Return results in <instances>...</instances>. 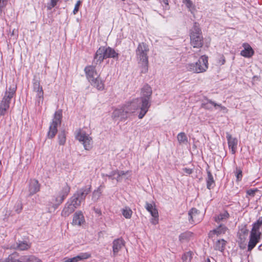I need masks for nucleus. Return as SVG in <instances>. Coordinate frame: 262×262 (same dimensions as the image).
<instances>
[{
  "mask_svg": "<svg viewBox=\"0 0 262 262\" xmlns=\"http://www.w3.org/2000/svg\"><path fill=\"white\" fill-rule=\"evenodd\" d=\"M124 241L121 238L115 239L113 242V251L114 256H116L121 249L124 246Z\"/></svg>",
  "mask_w": 262,
  "mask_h": 262,
  "instance_id": "obj_18",
  "label": "nucleus"
},
{
  "mask_svg": "<svg viewBox=\"0 0 262 262\" xmlns=\"http://www.w3.org/2000/svg\"><path fill=\"white\" fill-rule=\"evenodd\" d=\"M248 234V230L245 228H242L238 232L239 242L242 243L245 241Z\"/></svg>",
  "mask_w": 262,
  "mask_h": 262,
  "instance_id": "obj_33",
  "label": "nucleus"
},
{
  "mask_svg": "<svg viewBox=\"0 0 262 262\" xmlns=\"http://www.w3.org/2000/svg\"><path fill=\"white\" fill-rule=\"evenodd\" d=\"M261 225L262 220L260 219L253 224L248 244V250H251L258 242L260 235V232L259 230Z\"/></svg>",
  "mask_w": 262,
  "mask_h": 262,
  "instance_id": "obj_6",
  "label": "nucleus"
},
{
  "mask_svg": "<svg viewBox=\"0 0 262 262\" xmlns=\"http://www.w3.org/2000/svg\"><path fill=\"white\" fill-rule=\"evenodd\" d=\"M70 191V186L66 183L61 188V190L58 192L57 196L55 198V202L57 206L59 205L63 201L64 199L68 195Z\"/></svg>",
  "mask_w": 262,
  "mask_h": 262,
  "instance_id": "obj_12",
  "label": "nucleus"
},
{
  "mask_svg": "<svg viewBox=\"0 0 262 262\" xmlns=\"http://www.w3.org/2000/svg\"><path fill=\"white\" fill-rule=\"evenodd\" d=\"M183 171L187 174H191L192 172V169L187 168H184Z\"/></svg>",
  "mask_w": 262,
  "mask_h": 262,
  "instance_id": "obj_52",
  "label": "nucleus"
},
{
  "mask_svg": "<svg viewBox=\"0 0 262 262\" xmlns=\"http://www.w3.org/2000/svg\"><path fill=\"white\" fill-rule=\"evenodd\" d=\"M226 244V242L224 239L218 240L215 244V249L223 251L224 250Z\"/></svg>",
  "mask_w": 262,
  "mask_h": 262,
  "instance_id": "obj_36",
  "label": "nucleus"
},
{
  "mask_svg": "<svg viewBox=\"0 0 262 262\" xmlns=\"http://www.w3.org/2000/svg\"><path fill=\"white\" fill-rule=\"evenodd\" d=\"M0 262H22L21 257H18L16 253H13L9 255L7 258L1 259Z\"/></svg>",
  "mask_w": 262,
  "mask_h": 262,
  "instance_id": "obj_26",
  "label": "nucleus"
},
{
  "mask_svg": "<svg viewBox=\"0 0 262 262\" xmlns=\"http://www.w3.org/2000/svg\"><path fill=\"white\" fill-rule=\"evenodd\" d=\"M227 230L228 229L226 226L224 225H220L215 229L209 232V236L210 237H213L214 235L218 236L219 235L225 234Z\"/></svg>",
  "mask_w": 262,
  "mask_h": 262,
  "instance_id": "obj_23",
  "label": "nucleus"
},
{
  "mask_svg": "<svg viewBox=\"0 0 262 262\" xmlns=\"http://www.w3.org/2000/svg\"><path fill=\"white\" fill-rule=\"evenodd\" d=\"M82 202V201L80 200L78 198L74 195V196L71 198V203L69 204L72 206L75 209H76L80 206Z\"/></svg>",
  "mask_w": 262,
  "mask_h": 262,
  "instance_id": "obj_35",
  "label": "nucleus"
},
{
  "mask_svg": "<svg viewBox=\"0 0 262 262\" xmlns=\"http://www.w3.org/2000/svg\"><path fill=\"white\" fill-rule=\"evenodd\" d=\"M206 262H211L209 258H207L206 260Z\"/></svg>",
  "mask_w": 262,
  "mask_h": 262,
  "instance_id": "obj_55",
  "label": "nucleus"
},
{
  "mask_svg": "<svg viewBox=\"0 0 262 262\" xmlns=\"http://www.w3.org/2000/svg\"><path fill=\"white\" fill-rule=\"evenodd\" d=\"M192 235L193 234L191 232H185L182 233L179 235V241L181 243L187 242L189 241L192 236Z\"/></svg>",
  "mask_w": 262,
  "mask_h": 262,
  "instance_id": "obj_32",
  "label": "nucleus"
},
{
  "mask_svg": "<svg viewBox=\"0 0 262 262\" xmlns=\"http://www.w3.org/2000/svg\"><path fill=\"white\" fill-rule=\"evenodd\" d=\"M149 48L145 43H140L136 49V55L138 60H148L147 56L149 52Z\"/></svg>",
  "mask_w": 262,
  "mask_h": 262,
  "instance_id": "obj_10",
  "label": "nucleus"
},
{
  "mask_svg": "<svg viewBox=\"0 0 262 262\" xmlns=\"http://www.w3.org/2000/svg\"><path fill=\"white\" fill-rule=\"evenodd\" d=\"M208 178L207 180V187L209 189H210L213 187L214 183L213 178L210 171L207 172Z\"/></svg>",
  "mask_w": 262,
  "mask_h": 262,
  "instance_id": "obj_38",
  "label": "nucleus"
},
{
  "mask_svg": "<svg viewBox=\"0 0 262 262\" xmlns=\"http://www.w3.org/2000/svg\"><path fill=\"white\" fill-rule=\"evenodd\" d=\"M8 0H0V14L3 11V9L7 5Z\"/></svg>",
  "mask_w": 262,
  "mask_h": 262,
  "instance_id": "obj_44",
  "label": "nucleus"
},
{
  "mask_svg": "<svg viewBox=\"0 0 262 262\" xmlns=\"http://www.w3.org/2000/svg\"><path fill=\"white\" fill-rule=\"evenodd\" d=\"M91 84L96 88L98 91H102L104 89V82L102 81L100 76L96 78L92 79L89 82Z\"/></svg>",
  "mask_w": 262,
  "mask_h": 262,
  "instance_id": "obj_22",
  "label": "nucleus"
},
{
  "mask_svg": "<svg viewBox=\"0 0 262 262\" xmlns=\"http://www.w3.org/2000/svg\"><path fill=\"white\" fill-rule=\"evenodd\" d=\"M31 247L30 243L25 241H19L16 243V246L14 248L19 250H26L29 249Z\"/></svg>",
  "mask_w": 262,
  "mask_h": 262,
  "instance_id": "obj_31",
  "label": "nucleus"
},
{
  "mask_svg": "<svg viewBox=\"0 0 262 262\" xmlns=\"http://www.w3.org/2000/svg\"><path fill=\"white\" fill-rule=\"evenodd\" d=\"M75 209L69 203H67L61 211V215L62 216L67 217L73 213Z\"/></svg>",
  "mask_w": 262,
  "mask_h": 262,
  "instance_id": "obj_27",
  "label": "nucleus"
},
{
  "mask_svg": "<svg viewBox=\"0 0 262 262\" xmlns=\"http://www.w3.org/2000/svg\"><path fill=\"white\" fill-rule=\"evenodd\" d=\"M138 107L135 105V102H132L127 106H124L121 108H116L112 113V117L114 119H125L127 118V114L135 112Z\"/></svg>",
  "mask_w": 262,
  "mask_h": 262,
  "instance_id": "obj_5",
  "label": "nucleus"
},
{
  "mask_svg": "<svg viewBox=\"0 0 262 262\" xmlns=\"http://www.w3.org/2000/svg\"><path fill=\"white\" fill-rule=\"evenodd\" d=\"M187 71L199 74L205 72L208 68V57L201 56L195 62L188 63L185 66Z\"/></svg>",
  "mask_w": 262,
  "mask_h": 262,
  "instance_id": "obj_3",
  "label": "nucleus"
},
{
  "mask_svg": "<svg viewBox=\"0 0 262 262\" xmlns=\"http://www.w3.org/2000/svg\"><path fill=\"white\" fill-rule=\"evenodd\" d=\"M142 97L132 102L135 103V105L137 106L138 109L140 110V113L138 115L139 119H142L148 112L150 107V98L152 94V90L151 88L148 85L144 86L142 90Z\"/></svg>",
  "mask_w": 262,
  "mask_h": 262,
  "instance_id": "obj_1",
  "label": "nucleus"
},
{
  "mask_svg": "<svg viewBox=\"0 0 262 262\" xmlns=\"http://www.w3.org/2000/svg\"><path fill=\"white\" fill-rule=\"evenodd\" d=\"M139 67L140 70V73L142 74H145L148 71V60H138Z\"/></svg>",
  "mask_w": 262,
  "mask_h": 262,
  "instance_id": "obj_29",
  "label": "nucleus"
},
{
  "mask_svg": "<svg viewBox=\"0 0 262 262\" xmlns=\"http://www.w3.org/2000/svg\"><path fill=\"white\" fill-rule=\"evenodd\" d=\"M61 118V111L59 110L56 112L54 114V117L53 119V121L50 126L48 134V138L52 139L54 137L57 132V126L58 125L60 124Z\"/></svg>",
  "mask_w": 262,
  "mask_h": 262,
  "instance_id": "obj_9",
  "label": "nucleus"
},
{
  "mask_svg": "<svg viewBox=\"0 0 262 262\" xmlns=\"http://www.w3.org/2000/svg\"><path fill=\"white\" fill-rule=\"evenodd\" d=\"M76 139L82 144L85 150H89L93 147V140L84 130L79 129L75 134Z\"/></svg>",
  "mask_w": 262,
  "mask_h": 262,
  "instance_id": "obj_7",
  "label": "nucleus"
},
{
  "mask_svg": "<svg viewBox=\"0 0 262 262\" xmlns=\"http://www.w3.org/2000/svg\"><path fill=\"white\" fill-rule=\"evenodd\" d=\"M190 43L193 48H200L203 46V37L201 31L196 24L193 26L190 33Z\"/></svg>",
  "mask_w": 262,
  "mask_h": 262,
  "instance_id": "obj_8",
  "label": "nucleus"
},
{
  "mask_svg": "<svg viewBox=\"0 0 262 262\" xmlns=\"http://www.w3.org/2000/svg\"><path fill=\"white\" fill-rule=\"evenodd\" d=\"M227 139L229 148L231 149L232 154H234L237 147V140L235 138H233L228 133H227Z\"/></svg>",
  "mask_w": 262,
  "mask_h": 262,
  "instance_id": "obj_17",
  "label": "nucleus"
},
{
  "mask_svg": "<svg viewBox=\"0 0 262 262\" xmlns=\"http://www.w3.org/2000/svg\"><path fill=\"white\" fill-rule=\"evenodd\" d=\"M183 3L186 5L190 10L193 7V4L190 0H183Z\"/></svg>",
  "mask_w": 262,
  "mask_h": 262,
  "instance_id": "obj_45",
  "label": "nucleus"
},
{
  "mask_svg": "<svg viewBox=\"0 0 262 262\" xmlns=\"http://www.w3.org/2000/svg\"><path fill=\"white\" fill-rule=\"evenodd\" d=\"M33 91L35 94L36 103L38 105L42 104L43 100V91L39 80L33 82Z\"/></svg>",
  "mask_w": 262,
  "mask_h": 262,
  "instance_id": "obj_11",
  "label": "nucleus"
},
{
  "mask_svg": "<svg viewBox=\"0 0 262 262\" xmlns=\"http://www.w3.org/2000/svg\"><path fill=\"white\" fill-rule=\"evenodd\" d=\"M58 1L59 0H51L50 4L48 6V9H51L55 7Z\"/></svg>",
  "mask_w": 262,
  "mask_h": 262,
  "instance_id": "obj_48",
  "label": "nucleus"
},
{
  "mask_svg": "<svg viewBox=\"0 0 262 262\" xmlns=\"http://www.w3.org/2000/svg\"><path fill=\"white\" fill-rule=\"evenodd\" d=\"M81 1H78L75 6V7H74V9L73 10V14H76L78 10H79V6L80 5H81Z\"/></svg>",
  "mask_w": 262,
  "mask_h": 262,
  "instance_id": "obj_47",
  "label": "nucleus"
},
{
  "mask_svg": "<svg viewBox=\"0 0 262 262\" xmlns=\"http://www.w3.org/2000/svg\"><path fill=\"white\" fill-rule=\"evenodd\" d=\"M257 191H258V190L257 189H250V190H247V193L249 195H250L251 196H254L255 192H257Z\"/></svg>",
  "mask_w": 262,
  "mask_h": 262,
  "instance_id": "obj_49",
  "label": "nucleus"
},
{
  "mask_svg": "<svg viewBox=\"0 0 262 262\" xmlns=\"http://www.w3.org/2000/svg\"><path fill=\"white\" fill-rule=\"evenodd\" d=\"M101 194V190L100 187H98L93 193L92 199L94 201H97L100 197Z\"/></svg>",
  "mask_w": 262,
  "mask_h": 262,
  "instance_id": "obj_40",
  "label": "nucleus"
},
{
  "mask_svg": "<svg viewBox=\"0 0 262 262\" xmlns=\"http://www.w3.org/2000/svg\"><path fill=\"white\" fill-rule=\"evenodd\" d=\"M128 171H119V170H114L109 175H107V176L112 179H116L117 181L120 182L121 181L122 178L123 176L128 174Z\"/></svg>",
  "mask_w": 262,
  "mask_h": 262,
  "instance_id": "obj_20",
  "label": "nucleus"
},
{
  "mask_svg": "<svg viewBox=\"0 0 262 262\" xmlns=\"http://www.w3.org/2000/svg\"><path fill=\"white\" fill-rule=\"evenodd\" d=\"M237 181L241 180L242 178V171L240 169L236 168L235 172Z\"/></svg>",
  "mask_w": 262,
  "mask_h": 262,
  "instance_id": "obj_43",
  "label": "nucleus"
},
{
  "mask_svg": "<svg viewBox=\"0 0 262 262\" xmlns=\"http://www.w3.org/2000/svg\"><path fill=\"white\" fill-rule=\"evenodd\" d=\"M145 207L146 209L150 213L151 216H157L159 214L155 203H149L146 202Z\"/></svg>",
  "mask_w": 262,
  "mask_h": 262,
  "instance_id": "obj_25",
  "label": "nucleus"
},
{
  "mask_svg": "<svg viewBox=\"0 0 262 262\" xmlns=\"http://www.w3.org/2000/svg\"><path fill=\"white\" fill-rule=\"evenodd\" d=\"M152 217L150 220V223L154 225L158 224L159 223V214L157 216H152Z\"/></svg>",
  "mask_w": 262,
  "mask_h": 262,
  "instance_id": "obj_46",
  "label": "nucleus"
},
{
  "mask_svg": "<svg viewBox=\"0 0 262 262\" xmlns=\"http://www.w3.org/2000/svg\"><path fill=\"white\" fill-rule=\"evenodd\" d=\"M189 220L192 223H199L202 220V215L199 210L195 208H192L188 213Z\"/></svg>",
  "mask_w": 262,
  "mask_h": 262,
  "instance_id": "obj_14",
  "label": "nucleus"
},
{
  "mask_svg": "<svg viewBox=\"0 0 262 262\" xmlns=\"http://www.w3.org/2000/svg\"><path fill=\"white\" fill-rule=\"evenodd\" d=\"M217 105V104L215 102L212 101L211 100H209L206 103H203L202 106L204 108H205V109L210 110V109H211L212 105H213L215 107V106H216Z\"/></svg>",
  "mask_w": 262,
  "mask_h": 262,
  "instance_id": "obj_41",
  "label": "nucleus"
},
{
  "mask_svg": "<svg viewBox=\"0 0 262 262\" xmlns=\"http://www.w3.org/2000/svg\"><path fill=\"white\" fill-rule=\"evenodd\" d=\"M229 217V214L226 211H224L222 212H221L219 214L216 215L214 216V221L219 223L220 222H224L227 220Z\"/></svg>",
  "mask_w": 262,
  "mask_h": 262,
  "instance_id": "obj_28",
  "label": "nucleus"
},
{
  "mask_svg": "<svg viewBox=\"0 0 262 262\" xmlns=\"http://www.w3.org/2000/svg\"><path fill=\"white\" fill-rule=\"evenodd\" d=\"M16 85L13 82L10 84L9 88H6V92L2 101L0 102V115L6 114L10 107L11 100L15 94Z\"/></svg>",
  "mask_w": 262,
  "mask_h": 262,
  "instance_id": "obj_2",
  "label": "nucleus"
},
{
  "mask_svg": "<svg viewBox=\"0 0 262 262\" xmlns=\"http://www.w3.org/2000/svg\"><path fill=\"white\" fill-rule=\"evenodd\" d=\"M91 257V255L89 253H81L76 256L72 258H64L61 262H79L80 260L89 258Z\"/></svg>",
  "mask_w": 262,
  "mask_h": 262,
  "instance_id": "obj_15",
  "label": "nucleus"
},
{
  "mask_svg": "<svg viewBox=\"0 0 262 262\" xmlns=\"http://www.w3.org/2000/svg\"><path fill=\"white\" fill-rule=\"evenodd\" d=\"M177 139L180 144H186L188 142V138L184 132H181L178 134L177 136Z\"/></svg>",
  "mask_w": 262,
  "mask_h": 262,
  "instance_id": "obj_34",
  "label": "nucleus"
},
{
  "mask_svg": "<svg viewBox=\"0 0 262 262\" xmlns=\"http://www.w3.org/2000/svg\"><path fill=\"white\" fill-rule=\"evenodd\" d=\"M90 192V187H84L79 189L74 195L83 202Z\"/></svg>",
  "mask_w": 262,
  "mask_h": 262,
  "instance_id": "obj_24",
  "label": "nucleus"
},
{
  "mask_svg": "<svg viewBox=\"0 0 262 262\" xmlns=\"http://www.w3.org/2000/svg\"><path fill=\"white\" fill-rule=\"evenodd\" d=\"M122 1H124L125 0H122Z\"/></svg>",
  "mask_w": 262,
  "mask_h": 262,
  "instance_id": "obj_57",
  "label": "nucleus"
},
{
  "mask_svg": "<svg viewBox=\"0 0 262 262\" xmlns=\"http://www.w3.org/2000/svg\"><path fill=\"white\" fill-rule=\"evenodd\" d=\"M118 57V54L114 49L110 47H101L97 50L95 54L94 62H95L96 64H100L105 58H116Z\"/></svg>",
  "mask_w": 262,
  "mask_h": 262,
  "instance_id": "obj_4",
  "label": "nucleus"
},
{
  "mask_svg": "<svg viewBox=\"0 0 262 262\" xmlns=\"http://www.w3.org/2000/svg\"><path fill=\"white\" fill-rule=\"evenodd\" d=\"M22 262H42L37 257L34 255H24L21 256Z\"/></svg>",
  "mask_w": 262,
  "mask_h": 262,
  "instance_id": "obj_30",
  "label": "nucleus"
},
{
  "mask_svg": "<svg viewBox=\"0 0 262 262\" xmlns=\"http://www.w3.org/2000/svg\"><path fill=\"white\" fill-rule=\"evenodd\" d=\"M162 2L164 4L165 6L164 7V9L168 10L169 9L168 1V0H162Z\"/></svg>",
  "mask_w": 262,
  "mask_h": 262,
  "instance_id": "obj_51",
  "label": "nucleus"
},
{
  "mask_svg": "<svg viewBox=\"0 0 262 262\" xmlns=\"http://www.w3.org/2000/svg\"><path fill=\"white\" fill-rule=\"evenodd\" d=\"M216 106H219L220 108L221 111H222L224 113H227L228 111L226 107L221 105V104H217Z\"/></svg>",
  "mask_w": 262,
  "mask_h": 262,
  "instance_id": "obj_50",
  "label": "nucleus"
},
{
  "mask_svg": "<svg viewBox=\"0 0 262 262\" xmlns=\"http://www.w3.org/2000/svg\"><path fill=\"white\" fill-rule=\"evenodd\" d=\"M1 165V162H0V166Z\"/></svg>",
  "mask_w": 262,
  "mask_h": 262,
  "instance_id": "obj_56",
  "label": "nucleus"
},
{
  "mask_svg": "<svg viewBox=\"0 0 262 262\" xmlns=\"http://www.w3.org/2000/svg\"><path fill=\"white\" fill-rule=\"evenodd\" d=\"M221 64H224L225 63V59L224 57H222V59L220 60Z\"/></svg>",
  "mask_w": 262,
  "mask_h": 262,
  "instance_id": "obj_53",
  "label": "nucleus"
},
{
  "mask_svg": "<svg viewBox=\"0 0 262 262\" xmlns=\"http://www.w3.org/2000/svg\"><path fill=\"white\" fill-rule=\"evenodd\" d=\"M84 72L86 78L89 82L100 76L96 71L95 67L93 66L86 67L84 69Z\"/></svg>",
  "mask_w": 262,
  "mask_h": 262,
  "instance_id": "obj_13",
  "label": "nucleus"
},
{
  "mask_svg": "<svg viewBox=\"0 0 262 262\" xmlns=\"http://www.w3.org/2000/svg\"><path fill=\"white\" fill-rule=\"evenodd\" d=\"M122 213L124 217L127 219L131 218L133 211L131 209L128 207H125L122 209Z\"/></svg>",
  "mask_w": 262,
  "mask_h": 262,
  "instance_id": "obj_37",
  "label": "nucleus"
},
{
  "mask_svg": "<svg viewBox=\"0 0 262 262\" xmlns=\"http://www.w3.org/2000/svg\"><path fill=\"white\" fill-rule=\"evenodd\" d=\"M59 143L60 145H64L66 143V134L64 132L60 133L58 135Z\"/></svg>",
  "mask_w": 262,
  "mask_h": 262,
  "instance_id": "obj_42",
  "label": "nucleus"
},
{
  "mask_svg": "<svg viewBox=\"0 0 262 262\" xmlns=\"http://www.w3.org/2000/svg\"><path fill=\"white\" fill-rule=\"evenodd\" d=\"M243 47L244 49L241 52V55L242 56L246 58H250L254 55V50L249 43H244Z\"/></svg>",
  "mask_w": 262,
  "mask_h": 262,
  "instance_id": "obj_19",
  "label": "nucleus"
},
{
  "mask_svg": "<svg viewBox=\"0 0 262 262\" xmlns=\"http://www.w3.org/2000/svg\"><path fill=\"white\" fill-rule=\"evenodd\" d=\"M40 190V185L37 180H31L29 186L30 195H33L38 192Z\"/></svg>",
  "mask_w": 262,
  "mask_h": 262,
  "instance_id": "obj_21",
  "label": "nucleus"
},
{
  "mask_svg": "<svg viewBox=\"0 0 262 262\" xmlns=\"http://www.w3.org/2000/svg\"><path fill=\"white\" fill-rule=\"evenodd\" d=\"M21 209V207H20V209H19V210H16V211H17L18 213H19V212L20 211Z\"/></svg>",
  "mask_w": 262,
  "mask_h": 262,
  "instance_id": "obj_54",
  "label": "nucleus"
},
{
  "mask_svg": "<svg viewBox=\"0 0 262 262\" xmlns=\"http://www.w3.org/2000/svg\"><path fill=\"white\" fill-rule=\"evenodd\" d=\"M192 258V253L191 251L184 253L182 256L183 262H190Z\"/></svg>",
  "mask_w": 262,
  "mask_h": 262,
  "instance_id": "obj_39",
  "label": "nucleus"
},
{
  "mask_svg": "<svg viewBox=\"0 0 262 262\" xmlns=\"http://www.w3.org/2000/svg\"><path fill=\"white\" fill-rule=\"evenodd\" d=\"M85 222L84 216L81 211L76 212L73 217L72 225L74 226H80Z\"/></svg>",
  "mask_w": 262,
  "mask_h": 262,
  "instance_id": "obj_16",
  "label": "nucleus"
}]
</instances>
